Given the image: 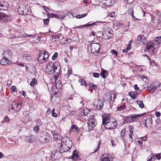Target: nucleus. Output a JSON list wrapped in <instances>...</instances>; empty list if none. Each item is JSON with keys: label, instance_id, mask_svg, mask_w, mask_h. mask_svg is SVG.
<instances>
[{"label": "nucleus", "instance_id": "f257e3e1", "mask_svg": "<svg viewBox=\"0 0 161 161\" xmlns=\"http://www.w3.org/2000/svg\"><path fill=\"white\" fill-rule=\"evenodd\" d=\"M47 68L46 69V73L49 75H52L56 73L54 75L55 80L57 79L60 74L61 69V66L58 62L55 63L53 64L52 62H49L46 65Z\"/></svg>", "mask_w": 161, "mask_h": 161}, {"label": "nucleus", "instance_id": "f03ea898", "mask_svg": "<svg viewBox=\"0 0 161 161\" xmlns=\"http://www.w3.org/2000/svg\"><path fill=\"white\" fill-rule=\"evenodd\" d=\"M102 124L105 129L109 130L114 129L116 126L117 122L115 119L112 118L103 117Z\"/></svg>", "mask_w": 161, "mask_h": 161}, {"label": "nucleus", "instance_id": "7ed1b4c3", "mask_svg": "<svg viewBox=\"0 0 161 161\" xmlns=\"http://www.w3.org/2000/svg\"><path fill=\"white\" fill-rule=\"evenodd\" d=\"M49 57L48 53L45 50H43L40 51L37 58V61L39 63L42 64L46 62Z\"/></svg>", "mask_w": 161, "mask_h": 161}, {"label": "nucleus", "instance_id": "20e7f679", "mask_svg": "<svg viewBox=\"0 0 161 161\" xmlns=\"http://www.w3.org/2000/svg\"><path fill=\"white\" fill-rule=\"evenodd\" d=\"M18 12L20 14L26 15L30 14L31 13V9L29 8H26L25 6L20 5L18 9Z\"/></svg>", "mask_w": 161, "mask_h": 161}, {"label": "nucleus", "instance_id": "39448f33", "mask_svg": "<svg viewBox=\"0 0 161 161\" xmlns=\"http://www.w3.org/2000/svg\"><path fill=\"white\" fill-rule=\"evenodd\" d=\"M145 113L142 114H135L133 115H130L129 116H128L126 117V120L127 123H130L133 122L135 120L138 119V117H142L145 114Z\"/></svg>", "mask_w": 161, "mask_h": 161}, {"label": "nucleus", "instance_id": "423d86ee", "mask_svg": "<svg viewBox=\"0 0 161 161\" xmlns=\"http://www.w3.org/2000/svg\"><path fill=\"white\" fill-rule=\"evenodd\" d=\"M11 19V17L5 14L0 12V22L5 23L9 22Z\"/></svg>", "mask_w": 161, "mask_h": 161}, {"label": "nucleus", "instance_id": "0eeeda50", "mask_svg": "<svg viewBox=\"0 0 161 161\" xmlns=\"http://www.w3.org/2000/svg\"><path fill=\"white\" fill-rule=\"evenodd\" d=\"M102 23V22L101 21H97L95 22H92V21H90L88 22L86 24H85L83 25H81L77 26L73 28V29L75 28L81 29L82 28H83V27H90L91 26H94L95 25H98V23Z\"/></svg>", "mask_w": 161, "mask_h": 161}, {"label": "nucleus", "instance_id": "6e6552de", "mask_svg": "<svg viewBox=\"0 0 161 161\" xmlns=\"http://www.w3.org/2000/svg\"><path fill=\"white\" fill-rule=\"evenodd\" d=\"M148 159L147 161H154V160H156V159L159 160L161 159V153H152L151 156H149L148 158Z\"/></svg>", "mask_w": 161, "mask_h": 161}, {"label": "nucleus", "instance_id": "1a4fd4ad", "mask_svg": "<svg viewBox=\"0 0 161 161\" xmlns=\"http://www.w3.org/2000/svg\"><path fill=\"white\" fill-rule=\"evenodd\" d=\"M88 129L89 130H92L97 125V122L96 120L94 119L90 118L87 123Z\"/></svg>", "mask_w": 161, "mask_h": 161}, {"label": "nucleus", "instance_id": "9d476101", "mask_svg": "<svg viewBox=\"0 0 161 161\" xmlns=\"http://www.w3.org/2000/svg\"><path fill=\"white\" fill-rule=\"evenodd\" d=\"M100 48V45L98 43H93L91 46V52L93 53L95 52L98 53Z\"/></svg>", "mask_w": 161, "mask_h": 161}, {"label": "nucleus", "instance_id": "9b49d317", "mask_svg": "<svg viewBox=\"0 0 161 161\" xmlns=\"http://www.w3.org/2000/svg\"><path fill=\"white\" fill-rule=\"evenodd\" d=\"M146 49L147 51L153 53L155 49V46L153 42H148L146 46Z\"/></svg>", "mask_w": 161, "mask_h": 161}, {"label": "nucleus", "instance_id": "f8f14e48", "mask_svg": "<svg viewBox=\"0 0 161 161\" xmlns=\"http://www.w3.org/2000/svg\"><path fill=\"white\" fill-rule=\"evenodd\" d=\"M8 4L6 1H0V10H8Z\"/></svg>", "mask_w": 161, "mask_h": 161}, {"label": "nucleus", "instance_id": "ddd939ff", "mask_svg": "<svg viewBox=\"0 0 161 161\" xmlns=\"http://www.w3.org/2000/svg\"><path fill=\"white\" fill-rule=\"evenodd\" d=\"M36 138L35 136L31 134L29 136H25V141L29 143H32L34 142Z\"/></svg>", "mask_w": 161, "mask_h": 161}, {"label": "nucleus", "instance_id": "4468645a", "mask_svg": "<svg viewBox=\"0 0 161 161\" xmlns=\"http://www.w3.org/2000/svg\"><path fill=\"white\" fill-rule=\"evenodd\" d=\"M143 123H145V125L147 128L148 126L151 127L152 125V119L151 118H147L146 119L143 120Z\"/></svg>", "mask_w": 161, "mask_h": 161}, {"label": "nucleus", "instance_id": "2eb2a0df", "mask_svg": "<svg viewBox=\"0 0 161 161\" xmlns=\"http://www.w3.org/2000/svg\"><path fill=\"white\" fill-rule=\"evenodd\" d=\"M65 138L66 140H65L66 141L65 142L64 141H63V140H62L61 142L63 143H65V145L69 149H70V147H71L72 145V142L69 140V138Z\"/></svg>", "mask_w": 161, "mask_h": 161}, {"label": "nucleus", "instance_id": "dca6fc26", "mask_svg": "<svg viewBox=\"0 0 161 161\" xmlns=\"http://www.w3.org/2000/svg\"><path fill=\"white\" fill-rule=\"evenodd\" d=\"M110 155L108 153H106L104 155H102L100 157L101 161H113L109 159V157Z\"/></svg>", "mask_w": 161, "mask_h": 161}, {"label": "nucleus", "instance_id": "f3484780", "mask_svg": "<svg viewBox=\"0 0 161 161\" xmlns=\"http://www.w3.org/2000/svg\"><path fill=\"white\" fill-rule=\"evenodd\" d=\"M79 158V156L78 152L76 150H75L74 151L72 156H71V157H69V158H71L73 159L74 161H76Z\"/></svg>", "mask_w": 161, "mask_h": 161}, {"label": "nucleus", "instance_id": "a211bd4d", "mask_svg": "<svg viewBox=\"0 0 161 161\" xmlns=\"http://www.w3.org/2000/svg\"><path fill=\"white\" fill-rule=\"evenodd\" d=\"M102 35L103 36L105 37L104 39L108 40L110 38L112 37L111 36V33L110 31H105L103 32Z\"/></svg>", "mask_w": 161, "mask_h": 161}, {"label": "nucleus", "instance_id": "6ab92c4d", "mask_svg": "<svg viewBox=\"0 0 161 161\" xmlns=\"http://www.w3.org/2000/svg\"><path fill=\"white\" fill-rule=\"evenodd\" d=\"M115 0H107L104 3V5L107 7H109L114 4Z\"/></svg>", "mask_w": 161, "mask_h": 161}, {"label": "nucleus", "instance_id": "aec40b11", "mask_svg": "<svg viewBox=\"0 0 161 161\" xmlns=\"http://www.w3.org/2000/svg\"><path fill=\"white\" fill-rule=\"evenodd\" d=\"M158 88V86L154 85L153 84L151 85L150 86L147 87L148 90H149L151 92L153 93L154 92L156 89Z\"/></svg>", "mask_w": 161, "mask_h": 161}, {"label": "nucleus", "instance_id": "412c9836", "mask_svg": "<svg viewBox=\"0 0 161 161\" xmlns=\"http://www.w3.org/2000/svg\"><path fill=\"white\" fill-rule=\"evenodd\" d=\"M39 139L40 142L41 143H44L47 142L48 140L47 137L45 136H40L39 137Z\"/></svg>", "mask_w": 161, "mask_h": 161}, {"label": "nucleus", "instance_id": "4be33fe9", "mask_svg": "<svg viewBox=\"0 0 161 161\" xmlns=\"http://www.w3.org/2000/svg\"><path fill=\"white\" fill-rule=\"evenodd\" d=\"M53 138L56 141L61 140L62 138L59 135L57 134L56 132H54V133L53 134Z\"/></svg>", "mask_w": 161, "mask_h": 161}, {"label": "nucleus", "instance_id": "5701e85b", "mask_svg": "<svg viewBox=\"0 0 161 161\" xmlns=\"http://www.w3.org/2000/svg\"><path fill=\"white\" fill-rule=\"evenodd\" d=\"M6 61L8 62L9 61L7 59L6 57L3 56L1 60L0 64H1L3 65H5L7 64H9V63L7 62Z\"/></svg>", "mask_w": 161, "mask_h": 161}, {"label": "nucleus", "instance_id": "b1692460", "mask_svg": "<svg viewBox=\"0 0 161 161\" xmlns=\"http://www.w3.org/2000/svg\"><path fill=\"white\" fill-rule=\"evenodd\" d=\"M88 85L89 86V88H90V90H95L97 88V85H96L92 82H89Z\"/></svg>", "mask_w": 161, "mask_h": 161}, {"label": "nucleus", "instance_id": "393cba45", "mask_svg": "<svg viewBox=\"0 0 161 161\" xmlns=\"http://www.w3.org/2000/svg\"><path fill=\"white\" fill-rule=\"evenodd\" d=\"M108 75V71L103 69H102L101 76L103 78H105Z\"/></svg>", "mask_w": 161, "mask_h": 161}, {"label": "nucleus", "instance_id": "a878e982", "mask_svg": "<svg viewBox=\"0 0 161 161\" xmlns=\"http://www.w3.org/2000/svg\"><path fill=\"white\" fill-rule=\"evenodd\" d=\"M129 130H130V133L129 134V139L130 141L132 140H133L132 138L131 137V136L132 134H133V127L132 126H130L129 127Z\"/></svg>", "mask_w": 161, "mask_h": 161}, {"label": "nucleus", "instance_id": "bb28decb", "mask_svg": "<svg viewBox=\"0 0 161 161\" xmlns=\"http://www.w3.org/2000/svg\"><path fill=\"white\" fill-rule=\"evenodd\" d=\"M152 21H153V23H155L156 22H157V23L158 24L161 25V21L159 19H155V17L153 16L152 15L151 16Z\"/></svg>", "mask_w": 161, "mask_h": 161}, {"label": "nucleus", "instance_id": "cd10ccee", "mask_svg": "<svg viewBox=\"0 0 161 161\" xmlns=\"http://www.w3.org/2000/svg\"><path fill=\"white\" fill-rule=\"evenodd\" d=\"M12 105H14V107H15L16 108H18L19 109L21 107V104L20 105V104L18 103H17L15 102L14 101L12 103Z\"/></svg>", "mask_w": 161, "mask_h": 161}, {"label": "nucleus", "instance_id": "c85d7f7f", "mask_svg": "<svg viewBox=\"0 0 161 161\" xmlns=\"http://www.w3.org/2000/svg\"><path fill=\"white\" fill-rule=\"evenodd\" d=\"M37 83V80L35 78H33L30 82V85L31 86L33 87L36 85Z\"/></svg>", "mask_w": 161, "mask_h": 161}, {"label": "nucleus", "instance_id": "c756f323", "mask_svg": "<svg viewBox=\"0 0 161 161\" xmlns=\"http://www.w3.org/2000/svg\"><path fill=\"white\" fill-rule=\"evenodd\" d=\"M137 103L139 107L141 108H144V104L142 101L138 100L137 101Z\"/></svg>", "mask_w": 161, "mask_h": 161}, {"label": "nucleus", "instance_id": "7c9ffc66", "mask_svg": "<svg viewBox=\"0 0 161 161\" xmlns=\"http://www.w3.org/2000/svg\"><path fill=\"white\" fill-rule=\"evenodd\" d=\"M87 15V13H86L84 14H78L76 15V18L77 19H80L82 18H83L86 16Z\"/></svg>", "mask_w": 161, "mask_h": 161}, {"label": "nucleus", "instance_id": "2f4dec72", "mask_svg": "<svg viewBox=\"0 0 161 161\" xmlns=\"http://www.w3.org/2000/svg\"><path fill=\"white\" fill-rule=\"evenodd\" d=\"M100 103L98 104L97 106V108L98 110L102 109L103 106V103L101 101H100Z\"/></svg>", "mask_w": 161, "mask_h": 161}, {"label": "nucleus", "instance_id": "473e14b6", "mask_svg": "<svg viewBox=\"0 0 161 161\" xmlns=\"http://www.w3.org/2000/svg\"><path fill=\"white\" fill-rule=\"evenodd\" d=\"M4 54H5V55H8V56L10 57L12 56V53L10 50H8L5 51L4 53Z\"/></svg>", "mask_w": 161, "mask_h": 161}, {"label": "nucleus", "instance_id": "72a5a7b5", "mask_svg": "<svg viewBox=\"0 0 161 161\" xmlns=\"http://www.w3.org/2000/svg\"><path fill=\"white\" fill-rule=\"evenodd\" d=\"M33 130L36 133H38L40 130L39 126L38 125H36L33 127Z\"/></svg>", "mask_w": 161, "mask_h": 161}, {"label": "nucleus", "instance_id": "f704fd0d", "mask_svg": "<svg viewBox=\"0 0 161 161\" xmlns=\"http://www.w3.org/2000/svg\"><path fill=\"white\" fill-rule=\"evenodd\" d=\"M125 107V104H122L119 106H118L117 110L119 111H121Z\"/></svg>", "mask_w": 161, "mask_h": 161}, {"label": "nucleus", "instance_id": "c9c22d12", "mask_svg": "<svg viewBox=\"0 0 161 161\" xmlns=\"http://www.w3.org/2000/svg\"><path fill=\"white\" fill-rule=\"evenodd\" d=\"M31 56V55L30 53L25 54L23 56V58L24 59L26 60H28L29 59V58Z\"/></svg>", "mask_w": 161, "mask_h": 161}, {"label": "nucleus", "instance_id": "e433bc0d", "mask_svg": "<svg viewBox=\"0 0 161 161\" xmlns=\"http://www.w3.org/2000/svg\"><path fill=\"white\" fill-rule=\"evenodd\" d=\"M26 33H25V34H21L19 36H14V37H13V38H19V37H27V36H26Z\"/></svg>", "mask_w": 161, "mask_h": 161}, {"label": "nucleus", "instance_id": "4c0bfd02", "mask_svg": "<svg viewBox=\"0 0 161 161\" xmlns=\"http://www.w3.org/2000/svg\"><path fill=\"white\" fill-rule=\"evenodd\" d=\"M142 36L141 35H139L137 36V40L139 42V43H141L142 41Z\"/></svg>", "mask_w": 161, "mask_h": 161}, {"label": "nucleus", "instance_id": "58836bf2", "mask_svg": "<svg viewBox=\"0 0 161 161\" xmlns=\"http://www.w3.org/2000/svg\"><path fill=\"white\" fill-rule=\"evenodd\" d=\"M58 56V53L57 52H55L52 57V60H55L57 57Z\"/></svg>", "mask_w": 161, "mask_h": 161}, {"label": "nucleus", "instance_id": "ea45409f", "mask_svg": "<svg viewBox=\"0 0 161 161\" xmlns=\"http://www.w3.org/2000/svg\"><path fill=\"white\" fill-rule=\"evenodd\" d=\"M51 16H50V17L53 18H56L57 19H59V17L56 14H54L53 13H51Z\"/></svg>", "mask_w": 161, "mask_h": 161}, {"label": "nucleus", "instance_id": "a19ab883", "mask_svg": "<svg viewBox=\"0 0 161 161\" xmlns=\"http://www.w3.org/2000/svg\"><path fill=\"white\" fill-rule=\"evenodd\" d=\"M111 53L113 55H115V56H117L118 53L114 49L112 50L111 51Z\"/></svg>", "mask_w": 161, "mask_h": 161}, {"label": "nucleus", "instance_id": "79ce46f5", "mask_svg": "<svg viewBox=\"0 0 161 161\" xmlns=\"http://www.w3.org/2000/svg\"><path fill=\"white\" fill-rule=\"evenodd\" d=\"M44 24L45 25H47L49 22V18L45 19L43 20Z\"/></svg>", "mask_w": 161, "mask_h": 161}, {"label": "nucleus", "instance_id": "37998d69", "mask_svg": "<svg viewBox=\"0 0 161 161\" xmlns=\"http://www.w3.org/2000/svg\"><path fill=\"white\" fill-rule=\"evenodd\" d=\"M55 109L54 108L52 110V115L53 117H57L58 116L57 114L54 112Z\"/></svg>", "mask_w": 161, "mask_h": 161}, {"label": "nucleus", "instance_id": "c03bdc74", "mask_svg": "<svg viewBox=\"0 0 161 161\" xmlns=\"http://www.w3.org/2000/svg\"><path fill=\"white\" fill-rule=\"evenodd\" d=\"M93 76L95 78H99L100 75L98 73H93L92 74Z\"/></svg>", "mask_w": 161, "mask_h": 161}, {"label": "nucleus", "instance_id": "a18cd8bd", "mask_svg": "<svg viewBox=\"0 0 161 161\" xmlns=\"http://www.w3.org/2000/svg\"><path fill=\"white\" fill-rule=\"evenodd\" d=\"M16 87L15 86H12L11 87V91L13 92H16Z\"/></svg>", "mask_w": 161, "mask_h": 161}, {"label": "nucleus", "instance_id": "49530a36", "mask_svg": "<svg viewBox=\"0 0 161 161\" xmlns=\"http://www.w3.org/2000/svg\"><path fill=\"white\" fill-rule=\"evenodd\" d=\"M90 113V110L87 108L85 109V111L84 113V115H87Z\"/></svg>", "mask_w": 161, "mask_h": 161}, {"label": "nucleus", "instance_id": "de8ad7c7", "mask_svg": "<svg viewBox=\"0 0 161 161\" xmlns=\"http://www.w3.org/2000/svg\"><path fill=\"white\" fill-rule=\"evenodd\" d=\"M125 130L123 129L121 131V136L122 137L125 136Z\"/></svg>", "mask_w": 161, "mask_h": 161}, {"label": "nucleus", "instance_id": "09e8293b", "mask_svg": "<svg viewBox=\"0 0 161 161\" xmlns=\"http://www.w3.org/2000/svg\"><path fill=\"white\" fill-rule=\"evenodd\" d=\"M57 153H57V152H55V151L53 152L51 154V157L52 158H54V156Z\"/></svg>", "mask_w": 161, "mask_h": 161}, {"label": "nucleus", "instance_id": "8fccbe9b", "mask_svg": "<svg viewBox=\"0 0 161 161\" xmlns=\"http://www.w3.org/2000/svg\"><path fill=\"white\" fill-rule=\"evenodd\" d=\"M129 13L131 16H132L133 17H134V18H136L134 16V13L133 9L132 10L130 9V10Z\"/></svg>", "mask_w": 161, "mask_h": 161}, {"label": "nucleus", "instance_id": "3c124183", "mask_svg": "<svg viewBox=\"0 0 161 161\" xmlns=\"http://www.w3.org/2000/svg\"><path fill=\"white\" fill-rule=\"evenodd\" d=\"M43 7L47 12L49 13V12L50 11V9L47 7L46 6H43Z\"/></svg>", "mask_w": 161, "mask_h": 161}, {"label": "nucleus", "instance_id": "603ef678", "mask_svg": "<svg viewBox=\"0 0 161 161\" xmlns=\"http://www.w3.org/2000/svg\"><path fill=\"white\" fill-rule=\"evenodd\" d=\"M71 128H72V129H74L75 130H77L78 129V127L76 125H72V127Z\"/></svg>", "mask_w": 161, "mask_h": 161}, {"label": "nucleus", "instance_id": "864d4df0", "mask_svg": "<svg viewBox=\"0 0 161 161\" xmlns=\"http://www.w3.org/2000/svg\"><path fill=\"white\" fill-rule=\"evenodd\" d=\"M110 16L111 17H112V18L115 17V15L114 12H111Z\"/></svg>", "mask_w": 161, "mask_h": 161}, {"label": "nucleus", "instance_id": "5fc2aeb1", "mask_svg": "<svg viewBox=\"0 0 161 161\" xmlns=\"http://www.w3.org/2000/svg\"><path fill=\"white\" fill-rule=\"evenodd\" d=\"M26 36L27 37H31L32 38H35L36 37V36L34 35H29V34H26Z\"/></svg>", "mask_w": 161, "mask_h": 161}, {"label": "nucleus", "instance_id": "6e6d98bb", "mask_svg": "<svg viewBox=\"0 0 161 161\" xmlns=\"http://www.w3.org/2000/svg\"><path fill=\"white\" fill-rule=\"evenodd\" d=\"M134 89L136 90H138L139 89V88L137 84H135L134 86Z\"/></svg>", "mask_w": 161, "mask_h": 161}, {"label": "nucleus", "instance_id": "4d7b16f0", "mask_svg": "<svg viewBox=\"0 0 161 161\" xmlns=\"http://www.w3.org/2000/svg\"><path fill=\"white\" fill-rule=\"evenodd\" d=\"M155 115L158 118L160 116V112H156L155 113Z\"/></svg>", "mask_w": 161, "mask_h": 161}, {"label": "nucleus", "instance_id": "13d9d810", "mask_svg": "<svg viewBox=\"0 0 161 161\" xmlns=\"http://www.w3.org/2000/svg\"><path fill=\"white\" fill-rule=\"evenodd\" d=\"M134 92H135V94L136 95H139L140 94H141V93L142 92V91H139L138 92H137L136 91H135Z\"/></svg>", "mask_w": 161, "mask_h": 161}, {"label": "nucleus", "instance_id": "bf43d9fd", "mask_svg": "<svg viewBox=\"0 0 161 161\" xmlns=\"http://www.w3.org/2000/svg\"><path fill=\"white\" fill-rule=\"evenodd\" d=\"M58 146L60 147V148L59 150L60 151H62L63 150V148L62 147V143H61L60 144H58Z\"/></svg>", "mask_w": 161, "mask_h": 161}, {"label": "nucleus", "instance_id": "052dcab7", "mask_svg": "<svg viewBox=\"0 0 161 161\" xmlns=\"http://www.w3.org/2000/svg\"><path fill=\"white\" fill-rule=\"evenodd\" d=\"M131 48V46L130 43H128L126 48L127 49L129 50Z\"/></svg>", "mask_w": 161, "mask_h": 161}, {"label": "nucleus", "instance_id": "680f3d73", "mask_svg": "<svg viewBox=\"0 0 161 161\" xmlns=\"http://www.w3.org/2000/svg\"><path fill=\"white\" fill-rule=\"evenodd\" d=\"M147 136H144L142 137L141 139L142 141H145L147 140Z\"/></svg>", "mask_w": 161, "mask_h": 161}, {"label": "nucleus", "instance_id": "e2e57ef3", "mask_svg": "<svg viewBox=\"0 0 161 161\" xmlns=\"http://www.w3.org/2000/svg\"><path fill=\"white\" fill-rule=\"evenodd\" d=\"M100 143L99 142L98 145V147H97V148L96 149H95V150L93 152V153H94L95 152H96L99 149V146H100Z\"/></svg>", "mask_w": 161, "mask_h": 161}, {"label": "nucleus", "instance_id": "0e129e2a", "mask_svg": "<svg viewBox=\"0 0 161 161\" xmlns=\"http://www.w3.org/2000/svg\"><path fill=\"white\" fill-rule=\"evenodd\" d=\"M10 119L8 117H6L5 118V121L6 122H8L9 121Z\"/></svg>", "mask_w": 161, "mask_h": 161}, {"label": "nucleus", "instance_id": "69168bd1", "mask_svg": "<svg viewBox=\"0 0 161 161\" xmlns=\"http://www.w3.org/2000/svg\"><path fill=\"white\" fill-rule=\"evenodd\" d=\"M51 113V110L50 108H48L46 112V114L47 115H48L50 114Z\"/></svg>", "mask_w": 161, "mask_h": 161}, {"label": "nucleus", "instance_id": "338daca9", "mask_svg": "<svg viewBox=\"0 0 161 161\" xmlns=\"http://www.w3.org/2000/svg\"><path fill=\"white\" fill-rule=\"evenodd\" d=\"M136 97V95L135 94V92H133V94L131 97V98L133 99H135Z\"/></svg>", "mask_w": 161, "mask_h": 161}, {"label": "nucleus", "instance_id": "774afa93", "mask_svg": "<svg viewBox=\"0 0 161 161\" xmlns=\"http://www.w3.org/2000/svg\"><path fill=\"white\" fill-rule=\"evenodd\" d=\"M157 15H158L159 17L161 18V12L159 11H158L157 12Z\"/></svg>", "mask_w": 161, "mask_h": 161}]
</instances>
